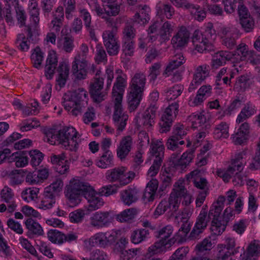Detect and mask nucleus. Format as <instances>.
<instances>
[{"label":"nucleus","instance_id":"nucleus-27","mask_svg":"<svg viewBox=\"0 0 260 260\" xmlns=\"http://www.w3.org/2000/svg\"><path fill=\"white\" fill-rule=\"evenodd\" d=\"M56 71L58 75L56 82L60 87H63L69 78L70 66L68 62L66 61H60Z\"/></svg>","mask_w":260,"mask_h":260},{"label":"nucleus","instance_id":"nucleus-12","mask_svg":"<svg viewBox=\"0 0 260 260\" xmlns=\"http://www.w3.org/2000/svg\"><path fill=\"white\" fill-rule=\"evenodd\" d=\"M106 178L111 182H117L124 186L130 182L135 177V173L127 171L125 167L120 166L108 170L106 174Z\"/></svg>","mask_w":260,"mask_h":260},{"label":"nucleus","instance_id":"nucleus-60","mask_svg":"<svg viewBox=\"0 0 260 260\" xmlns=\"http://www.w3.org/2000/svg\"><path fill=\"white\" fill-rule=\"evenodd\" d=\"M63 182L61 179L56 178L52 183L45 188V190L52 193L55 197L62 190Z\"/></svg>","mask_w":260,"mask_h":260},{"label":"nucleus","instance_id":"nucleus-28","mask_svg":"<svg viewBox=\"0 0 260 260\" xmlns=\"http://www.w3.org/2000/svg\"><path fill=\"white\" fill-rule=\"evenodd\" d=\"M233 56L232 52L226 51H221L216 53L213 57L212 60V67L216 69L223 66L226 61H232Z\"/></svg>","mask_w":260,"mask_h":260},{"label":"nucleus","instance_id":"nucleus-4","mask_svg":"<svg viewBox=\"0 0 260 260\" xmlns=\"http://www.w3.org/2000/svg\"><path fill=\"white\" fill-rule=\"evenodd\" d=\"M179 139L172 136L170 137L166 143L168 149L176 151L173 153L170 157V162L177 168L181 170L184 169L192 161L194 155V150H189L184 152L180 158H178L179 153L182 151V148L178 145Z\"/></svg>","mask_w":260,"mask_h":260},{"label":"nucleus","instance_id":"nucleus-37","mask_svg":"<svg viewBox=\"0 0 260 260\" xmlns=\"http://www.w3.org/2000/svg\"><path fill=\"white\" fill-rule=\"evenodd\" d=\"M175 24L171 21H165L158 31L159 37L161 42L168 41L170 39L172 34L175 28Z\"/></svg>","mask_w":260,"mask_h":260},{"label":"nucleus","instance_id":"nucleus-3","mask_svg":"<svg viewBox=\"0 0 260 260\" xmlns=\"http://www.w3.org/2000/svg\"><path fill=\"white\" fill-rule=\"evenodd\" d=\"M146 83V76L137 73L132 78L128 88L127 102L130 111L135 110L142 99Z\"/></svg>","mask_w":260,"mask_h":260},{"label":"nucleus","instance_id":"nucleus-50","mask_svg":"<svg viewBox=\"0 0 260 260\" xmlns=\"http://www.w3.org/2000/svg\"><path fill=\"white\" fill-rule=\"evenodd\" d=\"M250 50H248V46L246 44L243 43L239 44L234 53L232 52L233 55L232 61L245 60Z\"/></svg>","mask_w":260,"mask_h":260},{"label":"nucleus","instance_id":"nucleus-21","mask_svg":"<svg viewBox=\"0 0 260 260\" xmlns=\"http://www.w3.org/2000/svg\"><path fill=\"white\" fill-rule=\"evenodd\" d=\"M85 198L88 201L89 210H95L104 205L103 199L98 196L97 193L90 186H89L86 193H85Z\"/></svg>","mask_w":260,"mask_h":260},{"label":"nucleus","instance_id":"nucleus-35","mask_svg":"<svg viewBox=\"0 0 260 260\" xmlns=\"http://www.w3.org/2000/svg\"><path fill=\"white\" fill-rule=\"evenodd\" d=\"M200 171L195 170L186 175L187 180L192 181L195 187L200 189H204L207 185V180L200 177Z\"/></svg>","mask_w":260,"mask_h":260},{"label":"nucleus","instance_id":"nucleus-25","mask_svg":"<svg viewBox=\"0 0 260 260\" xmlns=\"http://www.w3.org/2000/svg\"><path fill=\"white\" fill-rule=\"evenodd\" d=\"M158 108L157 104L150 103L143 114V120L144 126L149 127L154 124Z\"/></svg>","mask_w":260,"mask_h":260},{"label":"nucleus","instance_id":"nucleus-63","mask_svg":"<svg viewBox=\"0 0 260 260\" xmlns=\"http://www.w3.org/2000/svg\"><path fill=\"white\" fill-rule=\"evenodd\" d=\"M248 225V221L246 219H241L235 221L233 226L232 230L239 235H242Z\"/></svg>","mask_w":260,"mask_h":260},{"label":"nucleus","instance_id":"nucleus-11","mask_svg":"<svg viewBox=\"0 0 260 260\" xmlns=\"http://www.w3.org/2000/svg\"><path fill=\"white\" fill-rule=\"evenodd\" d=\"M174 188L171 193V201L174 204L173 208L177 211L179 208L181 200L182 198V204L187 206L192 202V198L190 194L187 192L184 186V181L179 179L175 182Z\"/></svg>","mask_w":260,"mask_h":260},{"label":"nucleus","instance_id":"nucleus-53","mask_svg":"<svg viewBox=\"0 0 260 260\" xmlns=\"http://www.w3.org/2000/svg\"><path fill=\"white\" fill-rule=\"evenodd\" d=\"M30 59L33 67L37 69L41 67L44 59V53L39 47H36L31 50Z\"/></svg>","mask_w":260,"mask_h":260},{"label":"nucleus","instance_id":"nucleus-59","mask_svg":"<svg viewBox=\"0 0 260 260\" xmlns=\"http://www.w3.org/2000/svg\"><path fill=\"white\" fill-rule=\"evenodd\" d=\"M47 237L49 240L53 243L61 244L64 242L65 235L56 230L49 231Z\"/></svg>","mask_w":260,"mask_h":260},{"label":"nucleus","instance_id":"nucleus-14","mask_svg":"<svg viewBox=\"0 0 260 260\" xmlns=\"http://www.w3.org/2000/svg\"><path fill=\"white\" fill-rule=\"evenodd\" d=\"M178 109L179 105L177 102L172 103L166 109L160 122L162 132H167L170 131L172 122L178 114Z\"/></svg>","mask_w":260,"mask_h":260},{"label":"nucleus","instance_id":"nucleus-30","mask_svg":"<svg viewBox=\"0 0 260 260\" xmlns=\"http://www.w3.org/2000/svg\"><path fill=\"white\" fill-rule=\"evenodd\" d=\"M53 16V18L51 21L49 27L52 30L54 31L56 33H58L60 30L64 20V10L63 7H58Z\"/></svg>","mask_w":260,"mask_h":260},{"label":"nucleus","instance_id":"nucleus-29","mask_svg":"<svg viewBox=\"0 0 260 260\" xmlns=\"http://www.w3.org/2000/svg\"><path fill=\"white\" fill-rule=\"evenodd\" d=\"M249 133V125L248 123H242L236 133L232 135L233 142L236 145L243 144L247 139Z\"/></svg>","mask_w":260,"mask_h":260},{"label":"nucleus","instance_id":"nucleus-58","mask_svg":"<svg viewBox=\"0 0 260 260\" xmlns=\"http://www.w3.org/2000/svg\"><path fill=\"white\" fill-rule=\"evenodd\" d=\"M149 231L146 229H140L134 231L131 235V241L134 244H139L144 241L149 235Z\"/></svg>","mask_w":260,"mask_h":260},{"label":"nucleus","instance_id":"nucleus-7","mask_svg":"<svg viewBox=\"0 0 260 260\" xmlns=\"http://www.w3.org/2000/svg\"><path fill=\"white\" fill-rule=\"evenodd\" d=\"M225 198L223 196L218 197L211 206L208 214V219L211 220V231L213 235H220L226 228L220 219L221 212L224 207Z\"/></svg>","mask_w":260,"mask_h":260},{"label":"nucleus","instance_id":"nucleus-34","mask_svg":"<svg viewBox=\"0 0 260 260\" xmlns=\"http://www.w3.org/2000/svg\"><path fill=\"white\" fill-rule=\"evenodd\" d=\"M106 238L104 232H99L84 241L85 245L88 248L95 246L105 247L107 246Z\"/></svg>","mask_w":260,"mask_h":260},{"label":"nucleus","instance_id":"nucleus-15","mask_svg":"<svg viewBox=\"0 0 260 260\" xmlns=\"http://www.w3.org/2000/svg\"><path fill=\"white\" fill-rule=\"evenodd\" d=\"M260 257V241H251L239 256V260H258Z\"/></svg>","mask_w":260,"mask_h":260},{"label":"nucleus","instance_id":"nucleus-24","mask_svg":"<svg viewBox=\"0 0 260 260\" xmlns=\"http://www.w3.org/2000/svg\"><path fill=\"white\" fill-rule=\"evenodd\" d=\"M1 197L8 205V212L12 213L16 208L17 205L15 201V194L13 190L9 187L5 186L1 191Z\"/></svg>","mask_w":260,"mask_h":260},{"label":"nucleus","instance_id":"nucleus-19","mask_svg":"<svg viewBox=\"0 0 260 260\" xmlns=\"http://www.w3.org/2000/svg\"><path fill=\"white\" fill-rule=\"evenodd\" d=\"M87 61L84 59L81 60L79 56L75 57L72 62V70L76 78L79 80L86 78L87 73Z\"/></svg>","mask_w":260,"mask_h":260},{"label":"nucleus","instance_id":"nucleus-54","mask_svg":"<svg viewBox=\"0 0 260 260\" xmlns=\"http://www.w3.org/2000/svg\"><path fill=\"white\" fill-rule=\"evenodd\" d=\"M183 86L181 84H176L165 90V96L168 101L176 99L182 93Z\"/></svg>","mask_w":260,"mask_h":260},{"label":"nucleus","instance_id":"nucleus-2","mask_svg":"<svg viewBox=\"0 0 260 260\" xmlns=\"http://www.w3.org/2000/svg\"><path fill=\"white\" fill-rule=\"evenodd\" d=\"M64 109L75 116L80 114L87 107L88 93L83 88H79L73 93H66L63 97Z\"/></svg>","mask_w":260,"mask_h":260},{"label":"nucleus","instance_id":"nucleus-26","mask_svg":"<svg viewBox=\"0 0 260 260\" xmlns=\"http://www.w3.org/2000/svg\"><path fill=\"white\" fill-rule=\"evenodd\" d=\"M209 220L208 218H207V213L205 211H201L191 232V236L193 237H196L202 233L206 228L207 223Z\"/></svg>","mask_w":260,"mask_h":260},{"label":"nucleus","instance_id":"nucleus-38","mask_svg":"<svg viewBox=\"0 0 260 260\" xmlns=\"http://www.w3.org/2000/svg\"><path fill=\"white\" fill-rule=\"evenodd\" d=\"M78 11L79 16L83 19L85 26L89 32L90 37L92 39L95 38L94 29L91 24V16L89 12L82 6L78 7Z\"/></svg>","mask_w":260,"mask_h":260},{"label":"nucleus","instance_id":"nucleus-16","mask_svg":"<svg viewBox=\"0 0 260 260\" xmlns=\"http://www.w3.org/2000/svg\"><path fill=\"white\" fill-rule=\"evenodd\" d=\"M209 74V67L206 64H203L198 66L193 75V78L192 80L189 88V92H192L200 85Z\"/></svg>","mask_w":260,"mask_h":260},{"label":"nucleus","instance_id":"nucleus-52","mask_svg":"<svg viewBox=\"0 0 260 260\" xmlns=\"http://www.w3.org/2000/svg\"><path fill=\"white\" fill-rule=\"evenodd\" d=\"M40 189L37 187H28L23 190L21 193L22 199L26 202L35 201L38 199Z\"/></svg>","mask_w":260,"mask_h":260},{"label":"nucleus","instance_id":"nucleus-56","mask_svg":"<svg viewBox=\"0 0 260 260\" xmlns=\"http://www.w3.org/2000/svg\"><path fill=\"white\" fill-rule=\"evenodd\" d=\"M59 134L60 131H57L52 128L48 129L45 133L46 141L51 145H61V138Z\"/></svg>","mask_w":260,"mask_h":260},{"label":"nucleus","instance_id":"nucleus-22","mask_svg":"<svg viewBox=\"0 0 260 260\" xmlns=\"http://www.w3.org/2000/svg\"><path fill=\"white\" fill-rule=\"evenodd\" d=\"M126 86V78L121 75L116 78L112 89L114 102H122L124 88Z\"/></svg>","mask_w":260,"mask_h":260},{"label":"nucleus","instance_id":"nucleus-43","mask_svg":"<svg viewBox=\"0 0 260 260\" xmlns=\"http://www.w3.org/2000/svg\"><path fill=\"white\" fill-rule=\"evenodd\" d=\"M173 231V228L171 225H167L155 232V236L160 238V240H165L166 245L169 246L174 242V239H169Z\"/></svg>","mask_w":260,"mask_h":260},{"label":"nucleus","instance_id":"nucleus-51","mask_svg":"<svg viewBox=\"0 0 260 260\" xmlns=\"http://www.w3.org/2000/svg\"><path fill=\"white\" fill-rule=\"evenodd\" d=\"M188 119L191 123L192 127L196 128L206 122V114L205 112L192 113L189 115Z\"/></svg>","mask_w":260,"mask_h":260},{"label":"nucleus","instance_id":"nucleus-36","mask_svg":"<svg viewBox=\"0 0 260 260\" xmlns=\"http://www.w3.org/2000/svg\"><path fill=\"white\" fill-rule=\"evenodd\" d=\"M55 203V196L52 193L44 190L43 197L38 203V208L44 210L51 209Z\"/></svg>","mask_w":260,"mask_h":260},{"label":"nucleus","instance_id":"nucleus-39","mask_svg":"<svg viewBox=\"0 0 260 260\" xmlns=\"http://www.w3.org/2000/svg\"><path fill=\"white\" fill-rule=\"evenodd\" d=\"M156 10L157 15L164 16L168 19H172L175 13V9L172 5L160 2L157 4Z\"/></svg>","mask_w":260,"mask_h":260},{"label":"nucleus","instance_id":"nucleus-40","mask_svg":"<svg viewBox=\"0 0 260 260\" xmlns=\"http://www.w3.org/2000/svg\"><path fill=\"white\" fill-rule=\"evenodd\" d=\"M137 189L128 188L120 192V198L125 205L129 206L137 200Z\"/></svg>","mask_w":260,"mask_h":260},{"label":"nucleus","instance_id":"nucleus-9","mask_svg":"<svg viewBox=\"0 0 260 260\" xmlns=\"http://www.w3.org/2000/svg\"><path fill=\"white\" fill-rule=\"evenodd\" d=\"M59 131L61 145L66 150L76 152L84 141L81 135L71 126H64Z\"/></svg>","mask_w":260,"mask_h":260},{"label":"nucleus","instance_id":"nucleus-46","mask_svg":"<svg viewBox=\"0 0 260 260\" xmlns=\"http://www.w3.org/2000/svg\"><path fill=\"white\" fill-rule=\"evenodd\" d=\"M57 46L58 49L67 53H71L75 46L74 39L69 36L62 37L58 40Z\"/></svg>","mask_w":260,"mask_h":260},{"label":"nucleus","instance_id":"nucleus-48","mask_svg":"<svg viewBox=\"0 0 260 260\" xmlns=\"http://www.w3.org/2000/svg\"><path fill=\"white\" fill-rule=\"evenodd\" d=\"M25 225L30 234L38 236L43 234V230L41 225L32 218L27 219L25 221Z\"/></svg>","mask_w":260,"mask_h":260},{"label":"nucleus","instance_id":"nucleus-62","mask_svg":"<svg viewBox=\"0 0 260 260\" xmlns=\"http://www.w3.org/2000/svg\"><path fill=\"white\" fill-rule=\"evenodd\" d=\"M169 247L166 245L165 240H159L158 241L155 242L153 245H151L147 250L148 253L150 255L160 252L163 249Z\"/></svg>","mask_w":260,"mask_h":260},{"label":"nucleus","instance_id":"nucleus-57","mask_svg":"<svg viewBox=\"0 0 260 260\" xmlns=\"http://www.w3.org/2000/svg\"><path fill=\"white\" fill-rule=\"evenodd\" d=\"M218 35L220 38L221 41L224 38H228L233 37H237L239 35L237 29L233 27L222 26L218 30Z\"/></svg>","mask_w":260,"mask_h":260},{"label":"nucleus","instance_id":"nucleus-47","mask_svg":"<svg viewBox=\"0 0 260 260\" xmlns=\"http://www.w3.org/2000/svg\"><path fill=\"white\" fill-rule=\"evenodd\" d=\"M174 204H172L171 201V196L169 200H162L156 208L154 212V215L155 218H157L159 216L163 214L168 209H170V211L173 212H175L176 209H174Z\"/></svg>","mask_w":260,"mask_h":260},{"label":"nucleus","instance_id":"nucleus-55","mask_svg":"<svg viewBox=\"0 0 260 260\" xmlns=\"http://www.w3.org/2000/svg\"><path fill=\"white\" fill-rule=\"evenodd\" d=\"M188 6L189 7L187 9L190 11L194 19L202 21L206 18V12L202 8L192 4Z\"/></svg>","mask_w":260,"mask_h":260},{"label":"nucleus","instance_id":"nucleus-8","mask_svg":"<svg viewBox=\"0 0 260 260\" xmlns=\"http://www.w3.org/2000/svg\"><path fill=\"white\" fill-rule=\"evenodd\" d=\"M204 27V31L200 33L196 31L192 37V42L196 50L201 53L212 49V36H215V34L212 23L205 24Z\"/></svg>","mask_w":260,"mask_h":260},{"label":"nucleus","instance_id":"nucleus-49","mask_svg":"<svg viewBox=\"0 0 260 260\" xmlns=\"http://www.w3.org/2000/svg\"><path fill=\"white\" fill-rule=\"evenodd\" d=\"M232 255L231 252L225 244H218L216 247L215 256L212 260H228Z\"/></svg>","mask_w":260,"mask_h":260},{"label":"nucleus","instance_id":"nucleus-31","mask_svg":"<svg viewBox=\"0 0 260 260\" xmlns=\"http://www.w3.org/2000/svg\"><path fill=\"white\" fill-rule=\"evenodd\" d=\"M139 11L133 17L134 21L141 25H145L150 19L151 9L147 5L139 6Z\"/></svg>","mask_w":260,"mask_h":260},{"label":"nucleus","instance_id":"nucleus-10","mask_svg":"<svg viewBox=\"0 0 260 260\" xmlns=\"http://www.w3.org/2000/svg\"><path fill=\"white\" fill-rule=\"evenodd\" d=\"M117 30L116 23L108 21V28L103 32L102 37L107 52L111 56L116 55L119 51Z\"/></svg>","mask_w":260,"mask_h":260},{"label":"nucleus","instance_id":"nucleus-1","mask_svg":"<svg viewBox=\"0 0 260 260\" xmlns=\"http://www.w3.org/2000/svg\"><path fill=\"white\" fill-rule=\"evenodd\" d=\"M101 71H97L95 77L91 80L89 86V92L93 100L100 103L103 101L109 90L114 79V68L113 66L107 67L105 77L106 78V85L103 90L104 78L100 76Z\"/></svg>","mask_w":260,"mask_h":260},{"label":"nucleus","instance_id":"nucleus-6","mask_svg":"<svg viewBox=\"0 0 260 260\" xmlns=\"http://www.w3.org/2000/svg\"><path fill=\"white\" fill-rule=\"evenodd\" d=\"M246 157L247 151L245 150L236 153L234 157L231 159L227 170L217 169V175L221 178L224 182H229L235 172H241L243 170L246 165Z\"/></svg>","mask_w":260,"mask_h":260},{"label":"nucleus","instance_id":"nucleus-17","mask_svg":"<svg viewBox=\"0 0 260 260\" xmlns=\"http://www.w3.org/2000/svg\"><path fill=\"white\" fill-rule=\"evenodd\" d=\"M114 103V112L113 116L114 123L118 131H122L128 119V115L123 112L122 102Z\"/></svg>","mask_w":260,"mask_h":260},{"label":"nucleus","instance_id":"nucleus-13","mask_svg":"<svg viewBox=\"0 0 260 260\" xmlns=\"http://www.w3.org/2000/svg\"><path fill=\"white\" fill-rule=\"evenodd\" d=\"M165 147L160 140H152L150 152L151 155L155 157L152 165L148 171V176L153 177L158 172L162 161Z\"/></svg>","mask_w":260,"mask_h":260},{"label":"nucleus","instance_id":"nucleus-64","mask_svg":"<svg viewBox=\"0 0 260 260\" xmlns=\"http://www.w3.org/2000/svg\"><path fill=\"white\" fill-rule=\"evenodd\" d=\"M19 242L21 246L30 254L35 257L38 256V253L35 248L27 239L21 236L19 239Z\"/></svg>","mask_w":260,"mask_h":260},{"label":"nucleus","instance_id":"nucleus-42","mask_svg":"<svg viewBox=\"0 0 260 260\" xmlns=\"http://www.w3.org/2000/svg\"><path fill=\"white\" fill-rule=\"evenodd\" d=\"M114 156L111 151L104 152L96 161V166L102 169L112 167L114 165Z\"/></svg>","mask_w":260,"mask_h":260},{"label":"nucleus","instance_id":"nucleus-32","mask_svg":"<svg viewBox=\"0 0 260 260\" xmlns=\"http://www.w3.org/2000/svg\"><path fill=\"white\" fill-rule=\"evenodd\" d=\"M25 32L27 38L23 34H19L18 35L16 42L18 48L23 52L27 51L29 48V42L28 39H30L32 36L31 25L26 26Z\"/></svg>","mask_w":260,"mask_h":260},{"label":"nucleus","instance_id":"nucleus-18","mask_svg":"<svg viewBox=\"0 0 260 260\" xmlns=\"http://www.w3.org/2000/svg\"><path fill=\"white\" fill-rule=\"evenodd\" d=\"M110 222L109 212H96L90 217V224L98 229L108 226Z\"/></svg>","mask_w":260,"mask_h":260},{"label":"nucleus","instance_id":"nucleus-41","mask_svg":"<svg viewBox=\"0 0 260 260\" xmlns=\"http://www.w3.org/2000/svg\"><path fill=\"white\" fill-rule=\"evenodd\" d=\"M158 182L156 179H152L147 184L143 194V198L148 202L154 200L158 188Z\"/></svg>","mask_w":260,"mask_h":260},{"label":"nucleus","instance_id":"nucleus-44","mask_svg":"<svg viewBox=\"0 0 260 260\" xmlns=\"http://www.w3.org/2000/svg\"><path fill=\"white\" fill-rule=\"evenodd\" d=\"M256 112V109L253 104L250 102L246 103L238 115L236 119L237 123H240L242 122L246 119L254 115Z\"/></svg>","mask_w":260,"mask_h":260},{"label":"nucleus","instance_id":"nucleus-20","mask_svg":"<svg viewBox=\"0 0 260 260\" xmlns=\"http://www.w3.org/2000/svg\"><path fill=\"white\" fill-rule=\"evenodd\" d=\"M190 34L186 27L181 26L176 34L172 38V44L175 48H181L186 46L189 40Z\"/></svg>","mask_w":260,"mask_h":260},{"label":"nucleus","instance_id":"nucleus-5","mask_svg":"<svg viewBox=\"0 0 260 260\" xmlns=\"http://www.w3.org/2000/svg\"><path fill=\"white\" fill-rule=\"evenodd\" d=\"M89 186L78 178H74L70 180L64 191V194L70 206H76L81 202L82 197H85V193H86Z\"/></svg>","mask_w":260,"mask_h":260},{"label":"nucleus","instance_id":"nucleus-45","mask_svg":"<svg viewBox=\"0 0 260 260\" xmlns=\"http://www.w3.org/2000/svg\"><path fill=\"white\" fill-rule=\"evenodd\" d=\"M8 161L14 162L17 168H23L28 163V158L23 153L16 152L9 156Z\"/></svg>","mask_w":260,"mask_h":260},{"label":"nucleus","instance_id":"nucleus-61","mask_svg":"<svg viewBox=\"0 0 260 260\" xmlns=\"http://www.w3.org/2000/svg\"><path fill=\"white\" fill-rule=\"evenodd\" d=\"M9 184L15 186L21 184L23 182V177L18 170L12 171L9 175Z\"/></svg>","mask_w":260,"mask_h":260},{"label":"nucleus","instance_id":"nucleus-23","mask_svg":"<svg viewBox=\"0 0 260 260\" xmlns=\"http://www.w3.org/2000/svg\"><path fill=\"white\" fill-rule=\"evenodd\" d=\"M133 145V140L131 136L123 137L120 140L117 148V155L120 159L126 158L131 151Z\"/></svg>","mask_w":260,"mask_h":260},{"label":"nucleus","instance_id":"nucleus-33","mask_svg":"<svg viewBox=\"0 0 260 260\" xmlns=\"http://www.w3.org/2000/svg\"><path fill=\"white\" fill-rule=\"evenodd\" d=\"M230 123L225 121H221L215 125L213 136L215 139H226L229 136Z\"/></svg>","mask_w":260,"mask_h":260}]
</instances>
